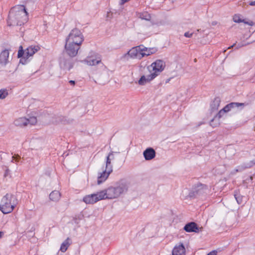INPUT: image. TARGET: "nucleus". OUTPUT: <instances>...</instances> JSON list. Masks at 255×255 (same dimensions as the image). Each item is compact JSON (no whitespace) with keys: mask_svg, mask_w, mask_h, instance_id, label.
I'll use <instances>...</instances> for the list:
<instances>
[{"mask_svg":"<svg viewBox=\"0 0 255 255\" xmlns=\"http://www.w3.org/2000/svg\"><path fill=\"white\" fill-rule=\"evenodd\" d=\"M129 188V183L125 180L117 182L114 185L97 192L96 193L86 195L83 201L86 204H93L102 200L118 199L126 194Z\"/></svg>","mask_w":255,"mask_h":255,"instance_id":"1","label":"nucleus"},{"mask_svg":"<svg viewBox=\"0 0 255 255\" xmlns=\"http://www.w3.org/2000/svg\"><path fill=\"white\" fill-rule=\"evenodd\" d=\"M28 20V13L23 5H18L12 7L9 13L7 21L9 25H21Z\"/></svg>","mask_w":255,"mask_h":255,"instance_id":"2","label":"nucleus"},{"mask_svg":"<svg viewBox=\"0 0 255 255\" xmlns=\"http://www.w3.org/2000/svg\"><path fill=\"white\" fill-rule=\"evenodd\" d=\"M17 204L16 197L11 194H6L1 199L0 211L4 214L12 212Z\"/></svg>","mask_w":255,"mask_h":255,"instance_id":"3","label":"nucleus"},{"mask_svg":"<svg viewBox=\"0 0 255 255\" xmlns=\"http://www.w3.org/2000/svg\"><path fill=\"white\" fill-rule=\"evenodd\" d=\"M40 49V47L39 45H32L28 46L23 51L22 47L20 46L18 51L17 56L18 58L22 57V58L20 59V62L24 64L26 62V59L33 56V55L39 51Z\"/></svg>","mask_w":255,"mask_h":255,"instance_id":"4","label":"nucleus"},{"mask_svg":"<svg viewBox=\"0 0 255 255\" xmlns=\"http://www.w3.org/2000/svg\"><path fill=\"white\" fill-rule=\"evenodd\" d=\"M84 39V36L81 31L77 28H74L69 33L66 38V42L81 45Z\"/></svg>","mask_w":255,"mask_h":255,"instance_id":"5","label":"nucleus"},{"mask_svg":"<svg viewBox=\"0 0 255 255\" xmlns=\"http://www.w3.org/2000/svg\"><path fill=\"white\" fill-rule=\"evenodd\" d=\"M141 45L135 46L131 48L128 52L125 53L123 58L128 60L129 58L137 59L140 60L143 58V54Z\"/></svg>","mask_w":255,"mask_h":255,"instance_id":"6","label":"nucleus"},{"mask_svg":"<svg viewBox=\"0 0 255 255\" xmlns=\"http://www.w3.org/2000/svg\"><path fill=\"white\" fill-rule=\"evenodd\" d=\"M165 65V62L163 60L158 59L148 67V69L156 77L164 70Z\"/></svg>","mask_w":255,"mask_h":255,"instance_id":"7","label":"nucleus"},{"mask_svg":"<svg viewBox=\"0 0 255 255\" xmlns=\"http://www.w3.org/2000/svg\"><path fill=\"white\" fill-rule=\"evenodd\" d=\"M209 191V189L206 185L198 183L195 185L192 189L190 196L198 197L207 194Z\"/></svg>","mask_w":255,"mask_h":255,"instance_id":"8","label":"nucleus"},{"mask_svg":"<svg viewBox=\"0 0 255 255\" xmlns=\"http://www.w3.org/2000/svg\"><path fill=\"white\" fill-rule=\"evenodd\" d=\"M80 46L81 45H80L66 42L65 45V52L70 57H75L77 55Z\"/></svg>","mask_w":255,"mask_h":255,"instance_id":"9","label":"nucleus"},{"mask_svg":"<svg viewBox=\"0 0 255 255\" xmlns=\"http://www.w3.org/2000/svg\"><path fill=\"white\" fill-rule=\"evenodd\" d=\"M244 103H235L233 102L227 105L224 108L221 110L216 115V117H218L219 119H220L224 113L229 112L232 109L237 108L240 106H244Z\"/></svg>","mask_w":255,"mask_h":255,"instance_id":"10","label":"nucleus"},{"mask_svg":"<svg viewBox=\"0 0 255 255\" xmlns=\"http://www.w3.org/2000/svg\"><path fill=\"white\" fill-rule=\"evenodd\" d=\"M82 62L89 66H95L102 63L101 57L95 54L87 57Z\"/></svg>","mask_w":255,"mask_h":255,"instance_id":"11","label":"nucleus"},{"mask_svg":"<svg viewBox=\"0 0 255 255\" xmlns=\"http://www.w3.org/2000/svg\"><path fill=\"white\" fill-rule=\"evenodd\" d=\"M10 62L9 52L4 49L0 53V69L5 67Z\"/></svg>","mask_w":255,"mask_h":255,"instance_id":"12","label":"nucleus"},{"mask_svg":"<svg viewBox=\"0 0 255 255\" xmlns=\"http://www.w3.org/2000/svg\"><path fill=\"white\" fill-rule=\"evenodd\" d=\"M184 230L187 232L199 233L202 231L203 228L199 227L195 222H190L185 225Z\"/></svg>","mask_w":255,"mask_h":255,"instance_id":"13","label":"nucleus"},{"mask_svg":"<svg viewBox=\"0 0 255 255\" xmlns=\"http://www.w3.org/2000/svg\"><path fill=\"white\" fill-rule=\"evenodd\" d=\"M112 172V171L106 169L99 172L98 175L97 184L99 185L105 182Z\"/></svg>","mask_w":255,"mask_h":255,"instance_id":"14","label":"nucleus"},{"mask_svg":"<svg viewBox=\"0 0 255 255\" xmlns=\"http://www.w3.org/2000/svg\"><path fill=\"white\" fill-rule=\"evenodd\" d=\"M156 77L154 76V74H153L152 73H151L149 75L146 76L142 75L138 80V84L140 86L145 85L147 83H150Z\"/></svg>","mask_w":255,"mask_h":255,"instance_id":"15","label":"nucleus"},{"mask_svg":"<svg viewBox=\"0 0 255 255\" xmlns=\"http://www.w3.org/2000/svg\"><path fill=\"white\" fill-rule=\"evenodd\" d=\"M172 255H185V249L182 243L175 246L172 252Z\"/></svg>","mask_w":255,"mask_h":255,"instance_id":"16","label":"nucleus"},{"mask_svg":"<svg viewBox=\"0 0 255 255\" xmlns=\"http://www.w3.org/2000/svg\"><path fill=\"white\" fill-rule=\"evenodd\" d=\"M143 155L146 160H150L155 157V151L152 148L149 147L143 151Z\"/></svg>","mask_w":255,"mask_h":255,"instance_id":"17","label":"nucleus"},{"mask_svg":"<svg viewBox=\"0 0 255 255\" xmlns=\"http://www.w3.org/2000/svg\"><path fill=\"white\" fill-rule=\"evenodd\" d=\"M114 152L111 151L106 157L105 169L113 171V165L111 161L114 159Z\"/></svg>","mask_w":255,"mask_h":255,"instance_id":"18","label":"nucleus"},{"mask_svg":"<svg viewBox=\"0 0 255 255\" xmlns=\"http://www.w3.org/2000/svg\"><path fill=\"white\" fill-rule=\"evenodd\" d=\"M27 119L25 117H20L15 119L13 122V124L19 127H23L27 126Z\"/></svg>","mask_w":255,"mask_h":255,"instance_id":"19","label":"nucleus"},{"mask_svg":"<svg viewBox=\"0 0 255 255\" xmlns=\"http://www.w3.org/2000/svg\"><path fill=\"white\" fill-rule=\"evenodd\" d=\"M233 19L235 22H244V23L250 26H253L254 24V22L252 21H247L246 19H242L240 14H235L233 16Z\"/></svg>","mask_w":255,"mask_h":255,"instance_id":"20","label":"nucleus"},{"mask_svg":"<svg viewBox=\"0 0 255 255\" xmlns=\"http://www.w3.org/2000/svg\"><path fill=\"white\" fill-rule=\"evenodd\" d=\"M141 45L142 46L141 49L142 50L143 57L154 54L157 51V49L155 48H147L142 45Z\"/></svg>","mask_w":255,"mask_h":255,"instance_id":"21","label":"nucleus"},{"mask_svg":"<svg viewBox=\"0 0 255 255\" xmlns=\"http://www.w3.org/2000/svg\"><path fill=\"white\" fill-rule=\"evenodd\" d=\"M60 66L66 70H70L73 66V63L69 60H63L60 62Z\"/></svg>","mask_w":255,"mask_h":255,"instance_id":"22","label":"nucleus"},{"mask_svg":"<svg viewBox=\"0 0 255 255\" xmlns=\"http://www.w3.org/2000/svg\"><path fill=\"white\" fill-rule=\"evenodd\" d=\"M61 194L58 191L54 190L49 195L50 199L53 201L56 202L60 199Z\"/></svg>","mask_w":255,"mask_h":255,"instance_id":"23","label":"nucleus"},{"mask_svg":"<svg viewBox=\"0 0 255 255\" xmlns=\"http://www.w3.org/2000/svg\"><path fill=\"white\" fill-rule=\"evenodd\" d=\"M71 244V240L69 238H67L61 244L60 250L62 253H65L69 246Z\"/></svg>","mask_w":255,"mask_h":255,"instance_id":"24","label":"nucleus"},{"mask_svg":"<svg viewBox=\"0 0 255 255\" xmlns=\"http://www.w3.org/2000/svg\"><path fill=\"white\" fill-rule=\"evenodd\" d=\"M220 100L218 98H215L212 104H211V110L213 112L218 109L220 104Z\"/></svg>","mask_w":255,"mask_h":255,"instance_id":"25","label":"nucleus"},{"mask_svg":"<svg viewBox=\"0 0 255 255\" xmlns=\"http://www.w3.org/2000/svg\"><path fill=\"white\" fill-rule=\"evenodd\" d=\"M218 118V117H216V116L213 118L210 122V125L213 128L217 127L219 126L220 124V122Z\"/></svg>","mask_w":255,"mask_h":255,"instance_id":"26","label":"nucleus"},{"mask_svg":"<svg viewBox=\"0 0 255 255\" xmlns=\"http://www.w3.org/2000/svg\"><path fill=\"white\" fill-rule=\"evenodd\" d=\"M139 18L142 19L146 20H149L150 19V15L147 12H143L139 14Z\"/></svg>","mask_w":255,"mask_h":255,"instance_id":"27","label":"nucleus"},{"mask_svg":"<svg viewBox=\"0 0 255 255\" xmlns=\"http://www.w3.org/2000/svg\"><path fill=\"white\" fill-rule=\"evenodd\" d=\"M8 90L6 89H1L0 90V99H4L8 96Z\"/></svg>","mask_w":255,"mask_h":255,"instance_id":"28","label":"nucleus"},{"mask_svg":"<svg viewBox=\"0 0 255 255\" xmlns=\"http://www.w3.org/2000/svg\"><path fill=\"white\" fill-rule=\"evenodd\" d=\"M27 125H35L37 122V119L35 117H30L29 119H27Z\"/></svg>","mask_w":255,"mask_h":255,"instance_id":"29","label":"nucleus"},{"mask_svg":"<svg viewBox=\"0 0 255 255\" xmlns=\"http://www.w3.org/2000/svg\"><path fill=\"white\" fill-rule=\"evenodd\" d=\"M193 34V33H191L189 31L186 32L184 33V36L186 37H191Z\"/></svg>","mask_w":255,"mask_h":255,"instance_id":"30","label":"nucleus"},{"mask_svg":"<svg viewBox=\"0 0 255 255\" xmlns=\"http://www.w3.org/2000/svg\"><path fill=\"white\" fill-rule=\"evenodd\" d=\"M207 255H217V252L215 251H212L208 254Z\"/></svg>","mask_w":255,"mask_h":255,"instance_id":"31","label":"nucleus"},{"mask_svg":"<svg viewBox=\"0 0 255 255\" xmlns=\"http://www.w3.org/2000/svg\"><path fill=\"white\" fill-rule=\"evenodd\" d=\"M235 197L237 201V202L239 203V204H241V200H240V199H239L237 197V195L236 194H235Z\"/></svg>","mask_w":255,"mask_h":255,"instance_id":"32","label":"nucleus"},{"mask_svg":"<svg viewBox=\"0 0 255 255\" xmlns=\"http://www.w3.org/2000/svg\"><path fill=\"white\" fill-rule=\"evenodd\" d=\"M19 158L20 156L18 155H15V158L14 160L16 162H18Z\"/></svg>","mask_w":255,"mask_h":255,"instance_id":"33","label":"nucleus"},{"mask_svg":"<svg viewBox=\"0 0 255 255\" xmlns=\"http://www.w3.org/2000/svg\"><path fill=\"white\" fill-rule=\"evenodd\" d=\"M69 83L72 85H74L75 84V81L73 80H70L69 81Z\"/></svg>","mask_w":255,"mask_h":255,"instance_id":"34","label":"nucleus"},{"mask_svg":"<svg viewBox=\"0 0 255 255\" xmlns=\"http://www.w3.org/2000/svg\"><path fill=\"white\" fill-rule=\"evenodd\" d=\"M250 5H252V6L255 5V1H251L250 3Z\"/></svg>","mask_w":255,"mask_h":255,"instance_id":"35","label":"nucleus"},{"mask_svg":"<svg viewBox=\"0 0 255 255\" xmlns=\"http://www.w3.org/2000/svg\"><path fill=\"white\" fill-rule=\"evenodd\" d=\"M15 158V155H13V156L12 157V160H11V162H14V160H14Z\"/></svg>","mask_w":255,"mask_h":255,"instance_id":"36","label":"nucleus"},{"mask_svg":"<svg viewBox=\"0 0 255 255\" xmlns=\"http://www.w3.org/2000/svg\"><path fill=\"white\" fill-rule=\"evenodd\" d=\"M8 172H9V170L8 169H7L6 171H5V174H4V176H6L7 175V174L8 173Z\"/></svg>","mask_w":255,"mask_h":255,"instance_id":"37","label":"nucleus"},{"mask_svg":"<svg viewBox=\"0 0 255 255\" xmlns=\"http://www.w3.org/2000/svg\"><path fill=\"white\" fill-rule=\"evenodd\" d=\"M128 0H122L123 3H125Z\"/></svg>","mask_w":255,"mask_h":255,"instance_id":"38","label":"nucleus"},{"mask_svg":"<svg viewBox=\"0 0 255 255\" xmlns=\"http://www.w3.org/2000/svg\"><path fill=\"white\" fill-rule=\"evenodd\" d=\"M3 235V233L0 232V238L2 237Z\"/></svg>","mask_w":255,"mask_h":255,"instance_id":"39","label":"nucleus"}]
</instances>
